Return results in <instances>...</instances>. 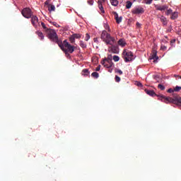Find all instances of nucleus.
I'll list each match as a JSON object with an SVG mask.
<instances>
[{"label":"nucleus","mask_w":181,"mask_h":181,"mask_svg":"<svg viewBox=\"0 0 181 181\" xmlns=\"http://www.w3.org/2000/svg\"><path fill=\"white\" fill-rule=\"evenodd\" d=\"M69 40H70L71 43H75L76 42V38L73 35L70 36Z\"/></svg>","instance_id":"bb28decb"},{"label":"nucleus","mask_w":181,"mask_h":181,"mask_svg":"<svg viewBox=\"0 0 181 181\" xmlns=\"http://www.w3.org/2000/svg\"><path fill=\"white\" fill-rule=\"evenodd\" d=\"M115 80L116 83H119V81H121V78H119V76L116 75L115 78Z\"/></svg>","instance_id":"7c9ffc66"},{"label":"nucleus","mask_w":181,"mask_h":181,"mask_svg":"<svg viewBox=\"0 0 181 181\" xmlns=\"http://www.w3.org/2000/svg\"><path fill=\"white\" fill-rule=\"evenodd\" d=\"M31 23L34 26V28H37V25L39 24V18L36 16H33L30 17Z\"/></svg>","instance_id":"1a4fd4ad"},{"label":"nucleus","mask_w":181,"mask_h":181,"mask_svg":"<svg viewBox=\"0 0 181 181\" xmlns=\"http://www.w3.org/2000/svg\"><path fill=\"white\" fill-rule=\"evenodd\" d=\"M21 14L26 19H30V18H32V16H33V13H32V10H30L29 8H23L21 11Z\"/></svg>","instance_id":"423d86ee"},{"label":"nucleus","mask_w":181,"mask_h":181,"mask_svg":"<svg viewBox=\"0 0 181 181\" xmlns=\"http://www.w3.org/2000/svg\"><path fill=\"white\" fill-rule=\"evenodd\" d=\"M88 40H90V35L88 33H86L85 37V41L88 42Z\"/></svg>","instance_id":"473e14b6"},{"label":"nucleus","mask_w":181,"mask_h":181,"mask_svg":"<svg viewBox=\"0 0 181 181\" xmlns=\"http://www.w3.org/2000/svg\"><path fill=\"white\" fill-rule=\"evenodd\" d=\"M41 26H42V28H43V29L45 30V32L47 33V30H48L49 28H47V27H46V25L45 24V23L42 22V23H41Z\"/></svg>","instance_id":"cd10ccee"},{"label":"nucleus","mask_w":181,"mask_h":181,"mask_svg":"<svg viewBox=\"0 0 181 181\" xmlns=\"http://www.w3.org/2000/svg\"><path fill=\"white\" fill-rule=\"evenodd\" d=\"M136 84L138 87H142V83H141L140 82H136Z\"/></svg>","instance_id":"a19ab883"},{"label":"nucleus","mask_w":181,"mask_h":181,"mask_svg":"<svg viewBox=\"0 0 181 181\" xmlns=\"http://www.w3.org/2000/svg\"><path fill=\"white\" fill-rule=\"evenodd\" d=\"M101 69V65H99L97 68H96V69H95V71H100V69Z\"/></svg>","instance_id":"79ce46f5"},{"label":"nucleus","mask_w":181,"mask_h":181,"mask_svg":"<svg viewBox=\"0 0 181 181\" xmlns=\"http://www.w3.org/2000/svg\"><path fill=\"white\" fill-rule=\"evenodd\" d=\"M144 12H145V10L142 7L135 8L132 11V13L134 15H139L144 13Z\"/></svg>","instance_id":"6e6552de"},{"label":"nucleus","mask_w":181,"mask_h":181,"mask_svg":"<svg viewBox=\"0 0 181 181\" xmlns=\"http://www.w3.org/2000/svg\"><path fill=\"white\" fill-rule=\"evenodd\" d=\"M127 45V42H125V40L124 39H120L118 41V45L122 46V47H124Z\"/></svg>","instance_id":"2eb2a0df"},{"label":"nucleus","mask_w":181,"mask_h":181,"mask_svg":"<svg viewBox=\"0 0 181 181\" xmlns=\"http://www.w3.org/2000/svg\"><path fill=\"white\" fill-rule=\"evenodd\" d=\"M180 78H181V76H180Z\"/></svg>","instance_id":"3c124183"},{"label":"nucleus","mask_w":181,"mask_h":181,"mask_svg":"<svg viewBox=\"0 0 181 181\" xmlns=\"http://www.w3.org/2000/svg\"><path fill=\"white\" fill-rule=\"evenodd\" d=\"M88 4L89 5H93V4H94V0H89V1H88Z\"/></svg>","instance_id":"4c0bfd02"},{"label":"nucleus","mask_w":181,"mask_h":181,"mask_svg":"<svg viewBox=\"0 0 181 181\" xmlns=\"http://www.w3.org/2000/svg\"><path fill=\"white\" fill-rule=\"evenodd\" d=\"M136 25L138 28H141V23H139V22H137Z\"/></svg>","instance_id":"c03bdc74"},{"label":"nucleus","mask_w":181,"mask_h":181,"mask_svg":"<svg viewBox=\"0 0 181 181\" xmlns=\"http://www.w3.org/2000/svg\"><path fill=\"white\" fill-rule=\"evenodd\" d=\"M88 74H90V71H88V69H85L82 71L83 76H88Z\"/></svg>","instance_id":"5701e85b"},{"label":"nucleus","mask_w":181,"mask_h":181,"mask_svg":"<svg viewBox=\"0 0 181 181\" xmlns=\"http://www.w3.org/2000/svg\"><path fill=\"white\" fill-rule=\"evenodd\" d=\"M48 11L49 12H54V11H56V7L54 6V5L49 4Z\"/></svg>","instance_id":"dca6fc26"},{"label":"nucleus","mask_w":181,"mask_h":181,"mask_svg":"<svg viewBox=\"0 0 181 181\" xmlns=\"http://www.w3.org/2000/svg\"><path fill=\"white\" fill-rule=\"evenodd\" d=\"M177 18V13L174 12L172 13V16L170 17V19H172L173 21H175V19Z\"/></svg>","instance_id":"4be33fe9"},{"label":"nucleus","mask_w":181,"mask_h":181,"mask_svg":"<svg viewBox=\"0 0 181 181\" xmlns=\"http://www.w3.org/2000/svg\"><path fill=\"white\" fill-rule=\"evenodd\" d=\"M101 64L107 69H110L112 66H114V63H112V61L110 59H105L101 62Z\"/></svg>","instance_id":"0eeeda50"},{"label":"nucleus","mask_w":181,"mask_h":181,"mask_svg":"<svg viewBox=\"0 0 181 181\" xmlns=\"http://www.w3.org/2000/svg\"><path fill=\"white\" fill-rule=\"evenodd\" d=\"M113 60L114 62H119V57L117 55L113 56Z\"/></svg>","instance_id":"c756f323"},{"label":"nucleus","mask_w":181,"mask_h":181,"mask_svg":"<svg viewBox=\"0 0 181 181\" xmlns=\"http://www.w3.org/2000/svg\"><path fill=\"white\" fill-rule=\"evenodd\" d=\"M145 92L146 93V94H148V95H151V97H156V94L155 93V91L153 90H145Z\"/></svg>","instance_id":"4468645a"},{"label":"nucleus","mask_w":181,"mask_h":181,"mask_svg":"<svg viewBox=\"0 0 181 181\" xmlns=\"http://www.w3.org/2000/svg\"><path fill=\"white\" fill-rule=\"evenodd\" d=\"M132 6V2L127 1L126 3V8L127 9H131V7Z\"/></svg>","instance_id":"412c9836"},{"label":"nucleus","mask_w":181,"mask_h":181,"mask_svg":"<svg viewBox=\"0 0 181 181\" xmlns=\"http://www.w3.org/2000/svg\"><path fill=\"white\" fill-rule=\"evenodd\" d=\"M36 35H37V36L40 39V40H43V39H45V35H43V33H42L40 31H37Z\"/></svg>","instance_id":"f3484780"},{"label":"nucleus","mask_w":181,"mask_h":181,"mask_svg":"<svg viewBox=\"0 0 181 181\" xmlns=\"http://www.w3.org/2000/svg\"><path fill=\"white\" fill-rule=\"evenodd\" d=\"M166 49H168V47H167L166 46H165V45H161V47H160V50L165 51V50H166Z\"/></svg>","instance_id":"c9c22d12"},{"label":"nucleus","mask_w":181,"mask_h":181,"mask_svg":"<svg viewBox=\"0 0 181 181\" xmlns=\"http://www.w3.org/2000/svg\"><path fill=\"white\" fill-rule=\"evenodd\" d=\"M111 46L112 47L110 50H112V53H115V54L118 53V47H117L116 46H114V44Z\"/></svg>","instance_id":"a211bd4d"},{"label":"nucleus","mask_w":181,"mask_h":181,"mask_svg":"<svg viewBox=\"0 0 181 181\" xmlns=\"http://www.w3.org/2000/svg\"><path fill=\"white\" fill-rule=\"evenodd\" d=\"M92 77H93L94 78H98V77H100V75L98 74V72H93L91 74Z\"/></svg>","instance_id":"b1692460"},{"label":"nucleus","mask_w":181,"mask_h":181,"mask_svg":"<svg viewBox=\"0 0 181 181\" xmlns=\"http://www.w3.org/2000/svg\"><path fill=\"white\" fill-rule=\"evenodd\" d=\"M115 13V19L116 21V23L119 24L122 22V17H119L118 16V13H117V12H114Z\"/></svg>","instance_id":"f8f14e48"},{"label":"nucleus","mask_w":181,"mask_h":181,"mask_svg":"<svg viewBox=\"0 0 181 181\" xmlns=\"http://www.w3.org/2000/svg\"><path fill=\"white\" fill-rule=\"evenodd\" d=\"M79 46L82 47V49H86L87 48V44H86L83 40H81L79 42Z\"/></svg>","instance_id":"6ab92c4d"},{"label":"nucleus","mask_w":181,"mask_h":181,"mask_svg":"<svg viewBox=\"0 0 181 181\" xmlns=\"http://www.w3.org/2000/svg\"><path fill=\"white\" fill-rule=\"evenodd\" d=\"M104 28L105 29H106V30H108V32H111V30L110 29V25H108V24H105Z\"/></svg>","instance_id":"2f4dec72"},{"label":"nucleus","mask_w":181,"mask_h":181,"mask_svg":"<svg viewBox=\"0 0 181 181\" xmlns=\"http://www.w3.org/2000/svg\"><path fill=\"white\" fill-rule=\"evenodd\" d=\"M100 39H102L106 45H110V46H112L115 43V38L112 37L110 33H107L106 30L102 32Z\"/></svg>","instance_id":"7ed1b4c3"},{"label":"nucleus","mask_w":181,"mask_h":181,"mask_svg":"<svg viewBox=\"0 0 181 181\" xmlns=\"http://www.w3.org/2000/svg\"><path fill=\"white\" fill-rule=\"evenodd\" d=\"M94 42H97V38H94Z\"/></svg>","instance_id":"de8ad7c7"},{"label":"nucleus","mask_w":181,"mask_h":181,"mask_svg":"<svg viewBox=\"0 0 181 181\" xmlns=\"http://www.w3.org/2000/svg\"><path fill=\"white\" fill-rule=\"evenodd\" d=\"M155 8L156 11H166V9H168L169 6L165 4L163 6H159V5H156Z\"/></svg>","instance_id":"9d476101"},{"label":"nucleus","mask_w":181,"mask_h":181,"mask_svg":"<svg viewBox=\"0 0 181 181\" xmlns=\"http://www.w3.org/2000/svg\"><path fill=\"white\" fill-rule=\"evenodd\" d=\"M111 5L112 6H118V4L119 3L118 0H110Z\"/></svg>","instance_id":"aec40b11"},{"label":"nucleus","mask_w":181,"mask_h":181,"mask_svg":"<svg viewBox=\"0 0 181 181\" xmlns=\"http://www.w3.org/2000/svg\"><path fill=\"white\" fill-rule=\"evenodd\" d=\"M146 5H151L153 0H144Z\"/></svg>","instance_id":"c85d7f7f"},{"label":"nucleus","mask_w":181,"mask_h":181,"mask_svg":"<svg viewBox=\"0 0 181 181\" xmlns=\"http://www.w3.org/2000/svg\"><path fill=\"white\" fill-rule=\"evenodd\" d=\"M59 47L62 49V52L65 53L66 57H70V54L77 49V47L71 45L66 40H64V42L62 41L61 45H59Z\"/></svg>","instance_id":"f03ea898"},{"label":"nucleus","mask_w":181,"mask_h":181,"mask_svg":"<svg viewBox=\"0 0 181 181\" xmlns=\"http://www.w3.org/2000/svg\"><path fill=\"white\" fill-rule=\"evenodd\" d=\"M47 37L51 40L52 42H54L55 43L58 44L59 45H62V40L59 39V37L57 36V33L56 31L53 29H48L47 30Z\"/></svg>","instance_id":"20e7f679"},{"label":"nucleus","mask_w":181,"mask_h":181,"mask_svg":"<svg viewBox=\"0 0 181 181\" xmlns=\"http://www.w3.org/2000/svg\"><path fill=\"white\" fill-rule=\"evenodd\" d=\"M72 35L75 39H80V37H81V34L75 33V34H73Z\"/></svg>","instance_id":"a878e982"},{"label":"nucleus","mask_w":181,"mask_h":181,"mask_svg":"<svg viewBox=\"0 0 181 181\" xmlns=\"http://www.w3.org/2000/svg\"><path fill=\"white\" fill-rule=\"evenodd\" d=\"M59 132H62V130H59Z\"/></svg>","instance_id":"09e8293b"},{"label":"nucleus","mask_w":181,"mask_h":181,"mask_svg":"<svg viewBox=\"0 0 181 181\" xmlns=\"http://www.w3.org/2000/svg\"><path fill=\"white\" fill-rule=\"evenodd\" d=\"M45 4H47V1H46Z\"/></svg>","instance_id":"8fccbe9b"},{"label":"nucleus","mask_w":181,"mask_h":181,"mask_svg":"<svg viewBox=\"0 0 181 181\" xmlns=\"http://www.w3.org/2000/svg\"><path fill=\"white\" fill-rule=\"evenodd\" d=\"M104 2H105V0H98V4L103 5V3H104Z\"/></svg>","instance_id":"58836bf2"},{"label":"nucleus","mask_w":181,"mask_h":181,"mask_svg":"<svg viewBox=\"0 0 181 181\" xmlns=\"http://www.w3.org/2000/svg\"><path fill=\"white\" fill-rule=\"evenodd\" d=\"M52 25H54V26H55L56 28H60V25H59L57 23H56V22H53L52 23Z\"/></svg>","instance_id":"f704fd0d"},{"label":"nucleus","mask_w":181,"mask_h":181,"mask_svg":"<svg viewBox=\"0 0 181 181\" xmlns=\"http://www.w3.org/2000/svg\"><path fill=\"white\" fill-rule=\"evenodd\" d=\"M122 57L126 63H128L129 62H132L134 60V54H132V52L127 49H124L122 52Z\"/></svg>","instance_id":"39448f33"},{"label":"nucleus","mask_w":181,"mask_h":181,"mask_svg":"<svg viewBox=\"0 0 181 181\" xmlns=\"http://www.w3.org/2000/svg\"><path fill=\"white\" fill-rule=\"evenodd\" d=\"M159 100H161L163 103H165V104L171 103L176 105H181V97L177 93H173V98L166 97L162 95L160 96Z\"/></svg>","instance_id":"f257e3e1"},{"label":"nucleus","mask_w":181,"mask_h":181,"mask_svg":"<svg viewBox=\"0 0 181 181\" xmlns=\"http://www.w3.org/2000/svg\"><path fill=\"white\" fill-rule=\"evenodd\" d=\"M174 77H178V78H180V76H179V75H174Z\"/></svg>","instance_id":"49530a36"},{"label":"nucleus","mask_w":181,"mask_h":181,"mask_svg":"<svg viewBox=\"0 0 181 181\" xmlns=\"http://www.w3.org/2000/svg\"><path fill=\"white\" fill-rule=\"evenodd\" d=\"M170 13H172V9L170 8L167 10L166 15L169 16L170 15Z\"/></svg>","instance_id":"e433bc0d"},{"label":"nucleus","mask_w":181,"mask_h":181,"mask_svg":"<svg viewBox=\"0 0 181 181\" xmlns=\"http://www.w3.org/2000/svg\"><path fill=\"white\" fill-rule=\"evenodd\" d=\"M158 18H160V22H162L164 26H166V25H168V20L166 19V17L161 16L160 17H158Z\"/></svg>","instance_id":"ddd939ff"},{"label":"nucleus","mask_w":181,"mask_h":181,"mask_svg":"<svg viewBox=\"0 0 181 181\" xmlns=\"http://www.w3.org/2000/svg\"><path fill=\"white\" fill-rule=\"evenodd\" d=\"M157 53L158 52L154 50L153 52V54L151 55V59L153 60L154 63H157L158 62V59H159V57H158Z\"/></svg>","instance_id":"9b49d317"},{"label":"nucleus","mask_w":181,"mask_h":181,"mask_svg":"<svg viewBox=\"0 0 181 181\" xmlns=\"http://www.w3.org/2000/svg\"><path fill=\"white\" fill-rule=\"evenodd\" d=\"M170 43H176V40L175 39L171 40Z\"/></svg>","instance_id":"a18cd8bd"},{"label":"nucleus","mask_w":181,"mask_h":181,"mask_svg":"<svg viewBox=\"0 0 181 181\" xmlns=\"http://www.w3.org/2000/svg\"><path fill=\"white\" fill-rule=\"evenodd\" d=\"M175 90H173V88H169L168 90V93H174Z\"/></svg>","instance_id":"ea45409f"},{"label":"nucleus","mask_w":181,"mask_h":181,"mask_svg":"<svg viewBox=\"0 0 181 181\" xmlns=\"http://www.w3.org/2000/svg\"><path fill=\"white\" fill-rule=\"evenodd\" d=\"M98 8L100 10V12H102V13H105V11H104V7L103 6V4H98Z\"/></svg>","instance_id":"393cba45"},{"label":"nucleus","mask_w":181,"mask_h":181,"mask_svg":"<svg viewBox=\"0 0 181 181\" xmlns=\"http://www.w3.org/2000/svg\"><path fill=\"white\" fill-rule=\"evenodd\" d=\"M117 73H119L121 75L122 74V71H121V69H117Z\"/></svg>","instance_id":"37998d69"},{"label":"nucleus","mask_w":181,"mask_h":181,"mask_svg":"<svg viewBox=\"0 0 181 181\" xmlns=\"http://www.w3.org/2000/svg\"><path fill=\"white\" fill-rule=\"evenodd\" d=\"M158 88H160V90H161L162 91H163V90H165V86L162 84H158Z\"/></svg>","instance_id":"72a5a7b5"}]
</instances>
